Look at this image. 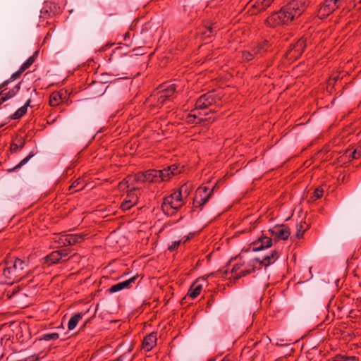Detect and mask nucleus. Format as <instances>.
<instances>
[{
	"mask_svg": "<svg viewBox=\"0 0 361 361\" xmlns=\"http://www.w3.org/2000/svg\"><path fill=\"white\" fill-rule=\"evenodd\" d=\"M71 251L68 248L58 250V252H59V255L61 257V262H66L69 259Z\"/></svg>",
	"mask_w": 361,
	"mask_h": 361,
	"instance_id": "obj_39",
	"label": "nucleus"
},
{
	"mask_svg": "<svg viewBox=\"0 0 361 361\" xmlns=\"http://www.w3.org/2000/svg\"><path fill=\"white\" fill-rule=\"evenodd\" d=\"M268 231L276 242L286 240L290 235V229L284 224L276 225L272 228L269 229Z\"/></svg>",
	"mask_w": 361,
	"mask_h": 361,
	"instance_id": "obj_11",
	"label": "nucleus"
},
{
	"mask_svg": "<svg viewBox=\"0 0 361 361\" xmlns=\"http://www.w3.org/2000/svg\"><path fill=\"white\" fill-rule=\"evenodd\" d=\"M354 2V9L356 11H360L361 10V0H353Z\"/></svg>",
	"mask_w": 361,
	"mask_h": 361,
	"instance_id": "obj_49",
	"label": "nucleus"
},
{
	"mask_svg": "<svg viewBox=\"0 0 361 361\" xmlns=\"http://www.w3.org/2000/svg\"><path fill=\"white\" fill-rule=\"evenodd\" d=\"M84 188L83 180L81 178H77L69 187V191L77 192Z\"/></svg>",
	"mask_w": 361,
	"mask_h": 361,
	"instance_id": "obj_31",
	"label": "nucleus"
},
{
	"mask_svg": "<svg viewBox=\"0 0 361 361\" xmlns=\"http://www.w3.org/2000/svg\"><path fill=\"white\" fill-rule=\"evenodd\" d=\"M37 51L32 56H30L20 66V68L23 71H25L35 61V55L37 54Z\"/></svg>",
	"mask_w": 361,
	"mask_h": 361,
	"instance_id": "obj_40",
	"label": "nucleus"
},
{
	"mask_svg": "<svg viewBox=\"0 0 361 361\" xmlns=\"http://www.w3.org/2000/svg\"><path fill=\"white\" fill-rule=\"evenodd\" d=\"M113 44H107L105 45V47H103V49H106L107 48L110 47Z\"/></svg>",
	"mask_w": 361,
	"mask_h": 361,
	"instance_id": "obj_54",
	"label": "nucleus"
},
{
	"mask_svg": "<svg viewBox=\"0 0 361 361\" xmlns=\"http://www.w3.org/2000/svg\"><path fill=\"white\" fill-rule=\"evenodd\" d=\"M86 235L82 233L67 234L68 246L74 245L82 243Z\"/></svg>",
	"mask_w": 361,
	"mask_h": 361,
	"instance_id": "obj_25",
	"label": "nucleus"
},
{
	"mask_svg": "<svg viewBox=\"0 0 361 361\" xmlns=\"http://www.w3.org/2000/svg\"><path fill=\"white\" fill-rule=\"evenodd\" d=\"M207 278H208V276H203V277H202V279H203V280H204V281H206Z\"/></svg>",
	"mask_w": 361,
	"mask_h": 361,
	"instance_id": "obj_60",
	"label": "nucleus"
},
{
	"mask_svg": "<svg viewBox=\"0 0 361 361\" xmlns=\"http://www.w3.org/2000/svg\"><path fill=\"white\" fill-rule=\"evenodd\" d=\"M255 262L256 261L254 260V259L250 261L246 265L244 266L245 267L240 270L239 274L235 277V279H239L241 277L246 276L247 275L255 272Z\"/></svg>",
	"mask_w": 361,
	"mask_h": 361,
	"instance_id": "obj_20",
	"label": "nucleus"
},
{
	"mask_svg": "<svg viewBox=\"0 0 361 361\" xmlns=\"http://www.w3.org/2000/svg\"><path fill=\"white\" fill-rule=\"evenodd\" d=\"M184 185H185V186H186V188H184V189H183V192H184L185 193H186V192H187V190H188V185H187L186 184H185Z\"/></svg>",
	"mask_w": 361,
	"mask_h": 361,
	"instance_id": "obj_57",
	"label": "nucleus"
},
{
	"mask_svg": "<svg viewBox=\"0 0 361 361\" xmlns=\"http://www.w3.org/2000/svg\"><path fill=\"white\" fill-rule=\"evenodd\" d=\"M53 240L54 243H57L61 245V247L68 246V237L67 234L58 235H56L53 238Z\"/></svg>",
	"mask_w": 361,
	"mask_h": 361,
	"instance_id": "obj_35",
	"label": "nucleus"
},
{
	"mask_svg": "<svg viewBox=\"0 0 361 361\" xmlns=\"http://www.w3.org/2000/svg\"><path fill=\"white\" fill-rule=\"evenodd\" d=\"M212 195H209L208 197H206L204 198H201L200 197L198 203L197 204H192V211L195 212L197 209L201 211L202 210L204 204L209 200Z\"/></svg>",
	"mask_w": 361,
	"mask_h": 361,
	"instance_id": "obj_32",
	"label": "nucleus"
},
{
	"mask_svg": "<svg viewBox=\"0 0 361 361\" xmlns=\"http://www.w3.org/2000/svg\"><path fill=\"white\" fill-rule=\"evenodd\" d=\"M274 61V58L267 59L264 60L262 66L264 67L265 68H268L273 65Z\"/></svg>",
	"mask_w": 361,
	"mask_h": 361,
	"instance_id": "obj_47",
	"label": "nucleus"
},
{
	"mask_svg": "<svg viewBox=\"0 0 361 361\" xmlns=\"http://www.w3.org/2000/svg\"><path fill=\"white\" fill-rule=\"evenodd\" d=\"M336 10L334 6L329 0H324L319 6L317 10V17L319 19H324L332 14Z\"/></svg>",
	"mask_w": 361,
	"mask_h": 361,
	"instance_id": "obj_13",
	"label": "nucleus"
},
{
	"mask_svg": "<svg viewBox=\"0 0 361 361\" xmlns=\"http://www.w3.org/2000/svg\"><path fill=\"white\" fill-rule=\"evenodd\" d=\"M2 89V87L0 86V90Z\"/></svg>",
	"mask_w": 361,
	"mask_h": 361,
	"instance_id": "obj_62",
	"label": "nucleus"
},
{
	"mask_svg": "<svg viewBox=\"0 0 361 361\" xmlns=\"http://www.w3.org/2000/svg\"><path fill=\"white\" fill-rule=\"evenodd\" d=\"M90 87L94 89V88H98L99 90L97 92V94L99 95H102L105 92V85H104V83L102 82H97V81H93L90 85Z\"/></svg>",
	"mask_w": 361,
	"mask_h": 361,
	"instance_id": "obj_36",
	"label": "nucleus"
},
{
	"mask_svg": "<svg viewBox=\"0 0 361 361\" xmlns=\"http://www.w3.org/2000/svg\"><path fill=\"white\" fill-rule=\"evenodd\" d=\"M33 155L34 154L32 153H30L27 157L22 159L18 164L11 169H8L7 171L10 173L17 170L18 169H20L21 166L25 165L33 157Z\"/></svg>",
	"mask_w": 361,
	"mask_h": 361,
	"instance_id": "obj_38",
	"label": "nucleus"
},
{
	"mask_svg": "<svg viewBox=\"0 0 361 361\" xmlns=\"http://www.w3.org/2000/svg\"><path fill=\"white\" fill-rule=\"evenodd\" d=\"M138 278L139 276L137 274L128 280L113 285L107 290V292L109 293H114L121 291L123 289H130L133 287V284L135 283V281Z\"/></svg>",
	"mask_w": 361,
	"mask_h": 361,
	"instance_id": "obj_12",
	"label": "nucleus"
},
{
	"mask_svg": "<svg viewBox=\"0 0 361 361\" xmlns=\"http://www.w3.org/2000/svg\"><path fill=\"white\" fill-rule=\"evenodd\" d=\"M31 102V99H27L26 103L23 106L19 108L13 114L9 116V118L11 120H16L23 117L27 113V107H32L30 104Z\"/></svg>",
	"mask_w": 361,
	"mask_h": 361,
	"instance_id": "obj_24",
	"label": "nucleus"
},
{
	"mask_svg": "<svg viewBox=\"0 0 361 361\" xmlns=\"http://www.w3.org/2000/svg\"><path fill=\"white\" fill-rule=\"evenodd\" d=\"M137 188H135V187H133L132 190H130V192H128L127 195H126V197L125 200H133V198L135 197V203H137V201H138V197L137 196V195H135L133 190H136Z\"/></svg>",
	"mask_w": 361,
	"mask_h": 361,
	"instance_id": "obj_44",
	"label": "nucleus"
},
{
	"mask_svg": "<svg viewBox=\"0 0 361 361\" xmlns=\"http://www.w3.org/2000/svg\"><path fill=\"white\" fill-rule=\"evenodd\" d=\"M245 266V264H235L233 266L231 269V274H233V277L234 280H237L235 277L239 274L240 270L243 269V267Z\"/></svg>",
	"mask_w": 361,
	"mask_h": 361,
	"instance_id": "obj_42",
	"label": "nucleus"
},
{
	"mask_svg": "<svg viewBox=\"0 0 361 361\" xmlns=\"http://www.w3.org/2000/svg\"><path fill=\"white\" fill-rule=\"evenodd\" d=\"M64 99H66V96L61 91L54 92L49 96V103L51 106H56L63 103Z\"/></svg>",
	"mask_w": 361,
	"mask_h": 361,
	"instance_id": "obj_21",
	"label": "nucleus"
},
{
	"mask_svg": "<svg viewBox=\"0 0 361 361\" xmlns=\"http://www.w3.org/2000/svg\"><path fill=\"white\" fill-rule=\"evenodd\" d=\"M214 192V189H209L205 186H200L197 188L195 192V195L193 197L192 204H197L199 201L200 197L202 198H204L208 197L209 195H212Z\"/></svg>",
	"mask_w": 361,
	"mask_h": 361,
	"instance_id": "obj_18",
	"label": "nucleus"
},
{
	"mask_svg": "<svg viewBox=\"0 0 361 361\" xmlns=\"http://www.w3.org/2000/svg\"><path fill=\"white\" fill-rule=\"evenodd\" d=\"M221 100V97L219 96L214 91H210L201 95L195 102V107L191 112L195 110H204L209 109L210 106L215 105Z\"/></svg>",
	"mask_w": 361,
	"mask_h": 361,
	"instance_id": "obj_7",
	"label": "nucleus"
},
{
	"mask_svg": "<svg viewBox=\"0 0 361 361\" xmlns=\"http://www.w3.org/2000/svg\"><path fill=\"white\" fill-rule=\"evenodd\" d=\"M20 88V82H18L13 88L8 90V92H5L2 90L0 92V106L6 100L13 97L17 92L19 91Z\"/></svg>",
	"mask_w": 361,
	"mask_h": 361,
	"instance_id": "obj_19",
	"label": "nucleus"
},
{
	"mask_svg": "<svg viewBox=\"0 0 361 361\" xmlns=\"http://www.w3.org/2000/svg\"><path fill=\"white\" fill-rule=\"evenodd\" d=\"M345 154L352 159H359L361 157V146L357 147L352 152L350 149H346Z\"/></svg>",
	"mask_w": 361,
	"mask_h": 361,
	"instance_id": "obj_33",
	"label": "nucleus"
},
{
	"mask_svg": "<svg viewBox=\"0 0 361 361\" xmlns=\"http://www.w3.org/2000/svg\"><path fill=\"white\" fill-rule=\"evenodd\" d=\"M279 257V252L276 250H272L270 254L264 256L261 259L259 257H256L254 260L258 262L261 266L267 267L268 266L274 264Z\"/></svg>",
	"mask_w": 361,
	"mask_h": 361,
	"instance_id": "obj_15",
	"label": "nucleus"
},
{
	"mask_svg": "<svg viewBox=\"0 0 361 361\" xmlns=\"http://www.w3.org/2000/svg\"><path fill=\"white\" fill-rule=\"evenodd\" d=\"M212 302H213V299L212 298L211 300H209V301L207 302V306H210L211 304H212Z\"/></svg>",
	"mask_w": 361,
	"mask_h": 361,
	"instance_id": "obj_55",
	"label": "nucleus"
},
{
	"mask_svg": "<svg viewBox=\"0 0 361 361\" xmlns=\"http://www.w3.org/2000/svg\"><path fill=\"white\" fill-rule=\"evenodd\" d=\"M307 46V37L302 36L296 42L291 43L284 54L285 59L290 63L298 60Z\"/></svg>",
	"mask_w": 361,
	"mask_h": 361,
	"instance_id": "obj_6",
	"label": "nucleus"
},
{
	"mask_svg": "<svg viewBox=\"0 0 361 361\" xmlns=\"http://www.w3.org/2000/svg\"><path fill=\"white\" fill-rule=\"evenodd\" d=\"M85 315L83 312H78L71 317L68 323V329L71 331L75 328L79 321Z\"/></svg>",
	"mask_w": 361,
	"mask_h": 361,
	"instance_id": "obj_27",
	"label": "nucleus"
},
{
	"mask_svg": "<svg viewBox=\"0 0 361 361\" xmlns=\"http://www.w3.org/2000/svg\"><path fill=\"white\" fill-rule=\"evenodd\" d=\"M272 245V238L262 235L252 243V251L258 252Z\"/></svg>",
	"mask_w": 361,
	"mask_h": 361,
	"instance_id": "obj_14",
	"label": "nucleus"
},
{
	"mask_svg": "<svg viewBox=\"0 0 361 361\" xmlns=\"http://www.w3.org/2000/svg\"><path fill=\"white\" fill-rule=\"evenodd\" d=\"M154 23L147 22L142 25L140 31L135 32L133 35L132 41L138 47H142L149 44L153 39L154 32L156 30Z\"/></svg>",
	"mask_w": 361,
	"mask_h": 361,
	"instance_id": "obj_5",
	"label": "nucleus"
},
{
	"mask_svg": "<svg viewBox=\"0 0 361 361\" xmlns=\"http://www.w3.org/2000/svg\"><path fill=\"white\" fill-rule=\"evenodd\" d=\"M218 188L217 184H216L212 189H214V191Z\"/></svg>",
	"mask_w": 361,
	"mask_h": 361,
	"instance_id": "obj_58",
	"label": "nucleus"
},
{
	"mask_svg": "<svg viewBox=\"0 0 361 361\" xmlns=\"http://www.w3.org/2000/svg\"><path fill=\"white\" fill-rule=\"evenodd\" d=\"M175 82H165L160 86L159 90L150 96L149 101L155 107H161L171 102L176 91Z\"/></svg>",
	"mask_w": 361,
	"mask_h": 361,
	"instance_id": "obj_3",
	"label": "nucleus"
},
{
	"mask_svg": "<svg viewBox=\"0 0 361 361\" xmlns=\"http://www.w3.org/2000/svg\"><path fill=\"white\" fill-rule=\"evenodd\" d=\"M203 119L199 118L196 114H189L186 116V122L188 124L200 123Z\"/></svg>",
	"mask_w": 361,
	"mask_h": 361,
	"instance_id": "obj_41",
	"label": "nucleus"
},
{
	"mask_svg": "<svg viewBox=\"0 0 361 361\" xmlns=\"http://www.w3.org/2000/svg\"><path fill=\"white\" fill-rule=\"evenodd\" d=\"M216 27H214L212 25H205L204 30L202 31V35L204 39H209L216 34Z\"/></svg>",
	"mask_w": 361,
	"mask_h": 361,
	"instance_id": "obj_28",
	"label": "nucleus"
},
{
	"mask_svg": "<svg viewBox=\"0 0 361 361\" xmlns=\"http://www.w3.org/2000/svg\"><path fill=\"white\" fill-rule=\"evenodd\" d=\"M180 243H181V240L173 241V242H172V243L171 245H169L168 250L170 252L176 251L178 248Z\"/></svg>",
	"mask_w": 361,
	"mask_h": 361,
	"instance_id": "obj_43",
	"label": "nucleus"
},
{
	"mask_svg": "<svg viewBox=\"0 0 361 361\" xmlns=\"http://www.w3.org/2000/svg\"><path fill=\"white\" fill-rule=\"evenodd\" d=\"M353 359H355V357H347L341 355H336L334 357L333 361H348Z\"/></svg>",
	"mask_w": 361,
	"mask_h": 361,
	"instance_id": "obj_45",
	"label": "nucleus"
},
{
	"mask_svg": "<svg viewBox=\"0 0 361 361\" xmlns=\"http://www.w3.org/2000/svg\"><path fill=\"white\" fill-rule=\"evenodd\" d=\"M18 292V290H13L12 291V293H11L10 291H7L6 296L8 298H11L12 296H13Z\"/></svg>",
	"mask_w": 361,
	"mask_h": 361,
	"instance_id": "obj_50",
	"label": "nucleus"
},
{
	"mask_svg": "<svg viewBox=\"0 0 361 361\" xmlns=\"http://www.w3.org/2000/svg\"><path fill=\"white\" fill-rule=\"evenodd\" d=\"M184 166L180 164H173L167 167L157 170L159 179L161 178L162 181L169 180L172 176L180 174L183 171Z\"/></svg>",
	"mask_w": 361,
	"mask_h": 361,
	"instance_id": "obj_10",
	"label": "nucleus"
},
{
	"mask_svg": "<svg viewBox=\"0 0 361 361\" xmlns=\"http://www.w3.org/2000/svg\"><path fill=\"white\" fill-rule=\"evenodd\" d=\"M2 267V274L4 281L1 283L6 284H13L21 280L23 276V270L27 267V262L20 258L9 257L5 259Z\"/></svg>",
	"mask_w": 361,
	"mask_h": 361,
	"instance_id": "obj_2",
	"label": "nucleus"
},
{
	"mask_svg": "<svg viewBox=\"0 0 361 361\" xmlns=\"http://www.w3.org/2000/svg\"><path fill=\"white\" fill-rule=\"evenodd\" d=\"M3 126H4L3 124H1V125H0V128H1V127H2Z\"/></svg>",
	"mask_w": 361,
	"mask_h": 361,
	"instance_id": "obj_61",
	"label": "nucleus"
},
{
	"mask_svg": "<svg viewBox=\"0 0 361 361\" xmlns=\"http://www.w3.org/2000/svg\"><path fill=\"white\" fill-rule=\"evenodd\" d=\"M308 225L305 221H300L296 225L295 237L298 239L303 237L305 232L307 230Z\"/></svg>",
	"mask_w": 361,
	"mask_h": 361,
	"instance_id": "obj_29",
	"label": "nucleus"
},
{
	"mask_svg": "<svg viewBox=\"0 0 361 361\" xmlns=\"http://www.w3.org/2000/svg\"><path fill=\"white\" fill-rule=\"evenodd\" d=\"M157 170L149 169L145 171H140L136 173L133 176V181L135 183H161V178L159 179Z\"/></svg>",
	"mask_w": 361,
	"mask_h": 361,
	"instance_id": "obj_8",
	"label": "nucleus"
},
{
	"mask_svg": "<svg viewBox=\"0 0 361 361\" xmlns=\"http://www.w3.org/2000/svg\"><path fill=\"white\" fill-rule=\"evenodd\" d=\"M127 183H128V181H126L125 183L121 182V183H120V185H121V187H122L123 185H127Z\"/></svg>",
	"mask_w": 361,
	"mask_h": 361,
	"instance_id": "obj_56",
	"label": "nucleus"
},
{
	"mask_svg": "<svg viewBox=\"0 0 361 361\" xmlns=\"http://www.w3.org/2000/svg\"><path fill=\"white\" fill-rule=\"evenodd\" d=\"M59 338V335L58 333H47L42 334L39 338V341H50V340H57Z\"/></svg>",
	"mask_w": 361,
	"mask_h": 361,
	"instance_id": "obj_37",
	"label": "nucleus"
},
{
	"mask_svg": "<svg viewBox=\"0 0 361 361\" xmlns=\"http://www.w3.org/2000/svg\"><path fill=\"white\" fill-rule=\"evenodd\" d=\"M324 190L321 188H317L314 190L313 192V197L315 199H319L323 196Z\"/></svg>",
	"mask_w": 361,
	"mask_h": 361,
	"instance_id": "obj_46",
	"label": "nucleus"
},
{
	"mask_svg": "<svg viewBox=\"0 0 361 361\" xmlns=\"http://www.w3.org/2000/svg\"><path fill=\"white\" fill-rule=\"evenodd\" d=\"M130 38V32H126L123 35V39L125 41H128Z\"/></svg>",
	"mask_w": 361,
	"mask_h": 361,
	"instance_id": "obj_52",
	"label": "nucleus"
},
{
	"mask_svg": "<svg viewBox=\"0 0 361 361\" xmlns=\"http://www.w3.org/2000/svg\"><path fill=\"white\" fill-rule=\"evenodd\" d=\"M157 333L152 332L144 338L142 347L146 351H150L157 344Z\"/></svg>",
	"mask_w": 361,
	"mask_h": 361,
	"instance_id": "obj_17",
	"label": "nucleus"
},
{
	"mask_svg": "<svg viewBox=\"0 0 361 361\" xmlns=\"http://www.w3.org/2000/svg\"><path fill=\"white\" fill-rule=\"evenodd\" d=\"M12 80L9 78L8 80H5L2 83L0 84V86L4 87L5 86L8 85Z\"/></svg>",
	"mask_w": 361,
	"mask_h": 361,
	"instance_id": "obj_51",
	"label": "nucleus"
},
{
	"mask_svg": "<svg viewBox=\"0 0 361 361\" xmlns=\"http://www.w3.org/2000/svg\"><path fill=\"white\" fill-rule=\"evenodd\" d=\"M24 72V71H23L20 68L17 71H16L14 73H13L10 78V79L13 81V80H15L16 79H18L20 75L21 74Z\"/></svg>",
	"mask_w": 361,
	"mask_h": 361,
	"instance_id": "obj_48",
	"label": "nucleus"
},
{
	"mask_svg": "<svg viewBox=\"0 0 361 361\" xmlns=\"http://www.w3.org/2000/svg\"><path fill=\"white\" fill-rule=\"evenodd\" d=\"M309 6L308 0H292L277 11L274 12L265 20L267 25L276 27L288 25L299 18Z\"/></svg>",
	"mask_w": 361,
	"mask_h": 361,
	"instance_id": "obj_1",
	"label": "nucleus"
},
{
	"mask_svg": "<svg viewBox=\"0 0 361 361\" xmlns=\"http://www.w3.org/2000/svg\"><path fill=\"white\" fill-rule=\"evenodd\" d=\"M88 322H90V319H88V320H87V321L85 322V324H84V325H83V327H84V326H85V325H86Z\"/></svg>",
	"mask_w": 361,
	"mask_h": 361,
	"instance_id": "obj_59",
	"label": "nucleus"
},
{
	"mask_svg": "<svg viewBox=\"0 0 361 361\" xmlns=\"http://www.w3.org/2000/svg\"><path fill=\"white\" fill-rule=\"evenodd\" d=\"M241 59L243 62H250L253 60H257V57L253 54L252 47L250 50H244L241 52Z\"/></svg>",
	"mask_w": 361,
	"mask_h": 361,
	"instance_id": "obj_30",
	"label": "nucleus"
},
{
	"mask_svg": "<svg viewBox=\"0 0 361 361\" xmlns=\"http://www.w3.org/2000/svg\"><path fill=\"white\" fill-rule=\"evenodd\" d=\"M137 203H135V197L133 198V200H124L120 206V208L123 211L129 210L131 209L134 205H135Z\"/></svg>",
	"mask_w": 361,
	"mask_h": 361,
	"instance_id": "obj_34",
	"label": "nucleus"
},
{
	"mask_svg": "<svg viewBox=\"0 0 361 361\" xmlns=\"http://www.w3.org/2000/svg\"><path fill=\"white\" fill-rule=\"evenodd\" d=\"M253 54L259 60L265 57L269 53L272 51L273 46L270 40L262 39L254 44L252 47Z\"/></svg>",
	"mask_w": 361,
	"mask_h": 361,
	"instance_id": "obj_9",
	"label": "nucleus"
},
{
	"mask_svg": "<svg viewBox=\"0 0 361 361\" xmlns=\"http://www.w3.org/2000/svg\"><path fill=\"white\" fill-rule=\"evenodd\" d=\"M185 185H181L178 190L164 197L161 208L163 212L169 216H172L183 206L182 192Z\"/></svg>",
	"mask_w": 361,
	"mask_h": 361,
	"instance_id": "obj_4",
	"label": "nucleus"
},
{
	"mask_svg": "<svg viewBox=\"0 0 361 361\" xmlns=\"http://www.w3.org/2000/svg\"><path fill=\"white\" fill-rule=\"evenodd\" d=\"M200 280V279H197L189 288L187 295L192 299L196 298L201 293L202 285L198 283Z\"/></svg>",
	"mask_w": 361,
	"mask_h": 361,
	"instance_id": "obj_23",
	"label": "nucleus"
},
{
	"mask_svg": "<svg viewBox=\"0 0 361 361\" xmlns=\"http://www.w3.org/2000/svg\"><path fill=\"white\" fill-rule=\"evenodd\" d=\"M221 361H233L231 360V358L228 356H226L223 360H221Z\"/></svg>",
	"mask_w": 361,
	"mask_h": 361,
	"instance_id": "obj_53",
	"label": "nucleus"
},
{
	"mask_svg": "<svg viewBox=\"0 0 361 361\" xmlns=\"http://www.w3.org/2000/svg\"><path fill=\"white\" fill-rule=\"evenodd\" d=\"M25 145V140L24 137H19L15 142H12L10 146V151L12 153L16 152L18 150L22 149Z\"/></svg>",
	"mask_w": 361,
	"mask_h": 361,
	"instance_id": "obj_26",
	"label": "nucleus"
},
{
	"mask_svg": "<svg viewBox=\"0 0 361 361\" xmlns=\"http://www.w3.org/2000/svg\"><path fill=\"white\" fill-rule=\"evenodd\" d=\"M59 252H58V250L51 252L44 258V264L49 267L51 265L60 263L61 257H59Z\"/></svg>",
	"mask_w": 361,
	"mask_h": 361,
	"instance_id": "obj_22",
	"label": "nucleus"
},
{
	"mask_svg": "<svg viewBox=\"0 0 361 361\" xmlns=\"http://www.w3.org/2000/svg\"><path fill=\"white\" fill-rule=\"evenodd\" d=\"M274 0H250V8L257 10V12L265 11L271 6Z\"/></svg>",
	"mask_w": 361,
	"mask_h": 361,
	"instance_id": "obj_16",
	"label": "nucleus"
}]
</instances>
